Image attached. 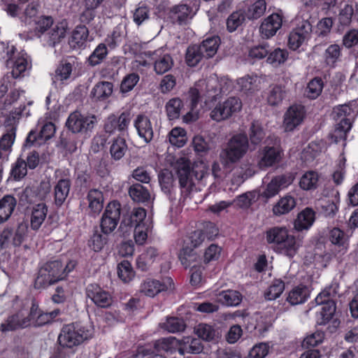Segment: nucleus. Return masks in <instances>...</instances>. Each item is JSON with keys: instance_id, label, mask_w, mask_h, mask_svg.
<instances>
[{"instance_id": "nucleus-64", "label": "nucleus", "mask_w": 358, "mask_h": 358, "mask_svg": "<svg viewBox=\"0 0 358 358\" xmlns=\"http://www.w3.org/2000/svg\"><path fill=\"white\" fill-rule=\"evenodd\" d=\"M323 89V81L320 78H315L310 80L306 88L307 96L310 99L317 98Z\"/></svg>"}, {"instance_id": "nucleus-17", "label": "nucleus", "mask_w": 358, "mask_h": 358, "mask_svg": "<svg viewBox=\"0 0 358 358\" xmlns=\"http://www.w3.org/2000/svg\"><path fill=\"white\" fill-rule=\"evenodd\" d=\"M145 57L154 61V70L156 73L162 75L169 71L173 65V60L169 54H162L160 50L145 51Z\"/></svg>"}, {"instance_id": "nucleus-19", "label": "nucleus", "mask_w": 358, "mask_h": 358, "mask_svg": "<svg viewBox=\"0 0 358 358\" xmlns=\"http://www.w3.org/2000/svg\"><path fill=\"white\" fill-rule=\"evenodd\" d=\"M282 21L283 16L279 13H272L266 17L259 27L262 38L268 39L275 36L281 28Z\"/></svg>"}, {"instance_id": "nucleus-10", "label": "nucleus", "mask_w": 358, "mask_h": 358, "mask_svg": "<svg viewBox=\"0 0 358 358\" xmlns=\"http://www.w3.org/2000/svg\"><path fill=\"white\" fill-rule=\"evenodd\" d=\"M296 26L289 33L288 45L290 49L296 50L303 43L308 41L312 33V24L308 20H297Z\"/></svg>"}, {"instance_id": "nucleus-56", "label": "nucleus", "mask_w": 358, "mask_h": 358, "mask_svg": "<svg viewBox=\"0 0 358 358\" xmlns=\"http://www.w3.org/2000/svg\"><path fill=\"white\" fill-rule=\"evenodd\" d=\"M288 55L289 53L287 50L278 48L269 52L266 61L272 65L279 66L285 63L288 58Z\"/></svg>"}, {"instance_id": "nucleus-14", "label": "nucleus", "mask_w": 358, "mask_h": 358, "mask_svg": "<svg viewBox=\"0 0 358 358\" xmlns=\"http://www.w3.org/2000/svg\"><path fill=\"white\" fill-rule=\"evenodd\" d=\"M131 122V115L129 112H123L119 116L114 114L110 115L105 120L103 129L109 135L119 132L124 134L127 131Z\"/></svg>"}, {"instance_id": "nucleus-3", "label": "nucleus", "mask_w": 358, "mask_h": 358, "mask_svg": "<svg viewBox=\"0 0 358 358\" xmlns=\"http://www.w3.org/2000/svg\"><path fill=\"white\" fill-rule=\"evenodd\" d=\"M249 148L248 137L246 134H238L233 136L226 148L220 154L223 166L227 167L238 162L248 152Z\"/></svg>"}, {"instance_id": "nucleus-42", "label": "nucleus", "mask_w": 358, "mask_h": 358, "mask_svg": "<svg viewBox=\"0 0 358 358\" xmlns=\"http://www.w3.org/2000/svg\"><path fill=\"white\" fill-rule=\"evenodd\" d=\"M16 134V127L14 126L6 129V132L0 138V150L6 152V156L11 152Z\"/></svg>"}, {"instance_id": "nucleus-23", "label": "nucleus", "mask_w": 358, "mask_h": 358, "mask_svg": "<svg viewBox=\"0 0 358 358\" xmlns=\"http://www.w3.org/2000/svg\"><path fill=\"white\" fill-rule=\"evenodd\" d=\"M71 187V180L68 177L61 178L54 187V203L60 207L66 200Z\"/></svg>"}, {"instance_id": "nucleus-46", "label": "nucleus", "mask_w": 358, "mask_h": 358, "mask_svg": "<svg viewBox=\"0 0 358 358\" xmlns=\"http://www.w3.org/2000/svg\"><path fill=\"white\" fill-rule=\"evenodd\" d=\"M203 58H205L199 45H192L187 48L185 62L189 66H196Z\"/></svg>"}, {"instance_id": "nucleus-22", "label": "nucleus", "mask_w": 358, "mask_h": 358, "mask_svg": "<svg viewBox=\"0 0 358 358\" xmlns=\"http://www.w3.org/2000/svg\"><path fill=\"white\" fill-rule=\"evenodd\" d=\"M113 83L108 81L98 82L92 89L90 98L92 102H105L113 94Z\"/></svg>"}, {"instance_id": "nucleus-12", "label": "nucleus", "mask_w": 358, "mask_h": 358, "mask_svg": "<svg viewBox=\"0 0 358 358\" xmlns=\"http://www.w3.org/2000/svg\"><path fill=\"white\" fill-rule=\"evenodd\" d=\"M196 15V11L190 3L182 1L171 6L168 13V17L173 24L185 25Z\"/></svg>"}, {"instance_id": "nucleus-9", "label": "nucleus", "mask_w": 358, "mask_h": 358, "mask_svg": "<svg viewBox=\"0 0 358 358\" xmlns=\"http://www.w3.org/2000/svg\"><path fill=\"white\" fill-rule=\"evenodd\" d=\"M121 215V205L117 201L110 202L104 210L100 221L101 232L110 234L117 227Z\"/></svg>"}, {"instance_id": "nucleus-36", "label": "nucleus", "mask_w": 358, "mask_h": 358, "mask_svg": "<svg viewBox=\"0 0 358 358\" xmlns=\"http://www.w3.org/2000/svg\"><path fill=\"white\" fill-rule=\"evenodd\" d=\"M315 220V212L306 208L301 212L294 222V229L297 231L308 229Z\"/></svg>"}, {"instance_id": "nucleus-16", "label": "nucleus", "mask_w": 358, "mask_h": 358, "mask_svg": "<svg viewBox=\"0 0 358 358\" xmlns=\"http://www.w3.org/2000/svg\"><path fill=\"white\" fill-rule=\"evenodd\" d=\"M282 150L279 145V140L275 138L273 145H266L261 150V158L259 166L261 169L273 166L280 162Z\"/></svg>"}, {"instance_id": "nucleus-1", "label": "nucleus", "mask_w": 358, "mask_h": 358, "mask_svg": "<svg viewBox=\"0 0 358 358\" xmlns=\"http://www.w3.org/2000/svg\"><path fill=\"white\" fill-rule=\"evenodd\" d=\"M182 194H188L196 183L209 176L208 169L203 164L192 165L186 157L178 158L173 164Z\"/></svg>"}, {"instance_id": "nucleus-54", "label": "nucleus", "mask_w": 358, "mask_h": 358, "mask_svg": "<svg viewBox=\"0 0 358 358\" xmlns=\"http://www.w3.org/2000/svg\"><path fill=\"white\" fill-rule=\"evenodd\" d=\"M266 9L265 0H257L250 6L246 11V16L250 20H256L262 16Z\"/></svg>"}, {"instance_id": "nucleus-11", "label": "nucleus", "mask_w": 358, "mask_h": 358, "mask_svg": "<svg viewBox=\"0 0 358 358\" xmlns=\"http://www.w3.org/2000/svg\"><path fill=\"white\" fill-rule=\"evenodd\" d=\"M197 87L203 89L202 95L206 97L205 103L215 101L218 96L225 94L229 90V85L226 82L219 83L216 79L199 80L197 83Z\"/></svg>"}, {"instance_id": "nucleus-18", "label": "nucleus", "mask_w": 358, "mask_h": 358, "mask_svg": "<svg viewBox=\"0 0 358 358\" xmlns=\"http://www.w3.org/2000/svg\"><path fill=\"white\" fill-rule=\"evenodd\" d=\"M304 107L301 105L291 106L284 115L283 126L286 131H292L300 125L305 117Z\"/></svg>"}, {"instance_id": "nucleus-28", "label": "nucleus", "mask_w": 358, "mask_h": 358, "mask_svg": "<svg viewBox=\"0 0 358 358\" xmlns=\"http://www.w3.org/2000/svg\"><path fill=\"white\" fill-rule=\"evenodd\" d=\"M310 291L307 286L299 285L294 287L289 293L286 299L292 306L303 303L309 297Z\"/></svg>"}, {"instance_id": "nucleus-8", "label": "nucleus", "mask_w": 358, "mask_h": 358, "mask_svg": "<svg viewBox=\"0 0 358 358\" xmlns=\"http://www.w3.org/2000/svg\"><path fill=\"white\" fill-rule=\"evenodd\" d=\"M96 124V117L94 115H83L74 111L69 115L66 127L72 134H88L91 133Z\"/></svg>"}, {"instance_id": "nucleus-4", "label": "nucleus", "mask_w": 358, "mask_h": 358, "mask_svg": "<svg viewBox=\"0 0 358 358\" xmlns=\"http://www.w3.org/2000/svg\"><path fill=\"white\" fill-rule=\"evenodd\" d=\"M64 279L63 264L59 260L49 261L38 269L34 281L36 289L46 288Z\"/></svg>"}, {"instance_id": "nucleus-33", "label": "nucleus", "mask_w": 358, "mask_h": 358, "mask_svg": "<svg viewBox=\"0 0 358 358\" xmlns=\"http://www.w3.org/2000/svg\"><path fill=\"white\" fill-rule=\"evenodd\" d=\"M287 96L285 86L275 85L270 86L267 93V101L271 106H278Z\"/></svg>"}, {"instance_id": "nucleus-53", "label": "nucleus", "mask_w": 358, "mask_h": 358, "mask_svg": "<svg viewBox=\"0 0 358 358\" xmlns=\"http://www.w3.org/2000/svg\"><path fill=\"white\" fill-rule=\"evenodd\" d=\"M53 27V20L49 16H41L36 22L34 32L38 38H43L44 34L48 32Z\"/></svg>"}, {"instance_id": "nucleus-44", "label": "nucleus", "mask_w": 358, "mask_h": 358, "mask_svg": "<svg viewBox=\"0 0 358 358\" xmlns=\"http://www.w3.org/2000/svg\"><path fill=\"white\" fill-rule=\"evenodd\" d=\"M181 264L185 267H191L200 262V257L189 247L183 248L179 253Z\"/></svg>"}, {"instance_id": "nucleus-51", "label": "nucleus", "mask_w": 358, "mask_h": 358, "mask_svg": "<svg viewBox=\"0 0 358 358\" xmlns=\"http://www.w3.org/2000/svg\"><path fill=\"white\" fill-rule=\"evenodd\" d=\"M194 331L200 338L206 341H213L218 334L212 326L204 323L198 324L194 328Z\"/></svg>"}, {"instance_id": "nucleus-57", "label": "nucleus", "mask_w": 358, "mask_h": 358, "mask_svg": "<svg viewBox=\"0 0 358 358\" xmlns=\"http://www.w3.org/2000/svg\"><path fill=\"white\" fill-rule=\"evenodd\" d=\"M318 182V175L316 172L310 171L305 173L301 178L299 185L304 190L315 189Z\"/></svg>"}, {"instance_id": "nucleus-52", "label": "nucleus", "mask_w": 358, "mask_h": 358, "mask_svg": "<svg viewBox=\"0 0 358 358\" xmlns=\"http://www.w3.org/2000/svg\"><path fill=\"white\" fill-rule=\"evenodd\" d=\"M139 80L140 77L138 74L136 73H131L126 75L120 83V92L122 95L125 96L128 92H131L137 85Z\"/></svg>"}, {"instance_id": "nucleus-5", "label": "nucleus", "mask_w": 358, "mask_h": 358, "mask_svg": "<svg viewBox=\"0 0 358 358\" xmlns=\"http://www.w3.org/2000/svg\"><path fill=\"white\" fill-rule=\"evenodd\" d=\"M91 336L90 331L81 324L71 323L63 326L58 336V342L63 348H72Z\"/></svg>"}, {"instance_id": "nucleus-31", "label": "nucleus", "mask_w": 358, "mask_h": 358, "mask_svg": "<svg viewBox=\"0 0 358 358\" xmlns=\"http://www.w3.org/2000/svg\"><path fill=\"white\" fill-rule=\"evenodd\" d=\"M89 31L85 25H78L72 33L69 45L73 49H80L85 45Z\"/></svg>"}, {"instance_id": "nucleus-32", "label": "nucleus", "mask_w": 358, "mask_h": 358, "mask_svg": "<svg viewBox=\"0 0 358 358\" xmlns=\"http://www.w3.org/2000/svg\"><path fill=\"white\" fill-rule=\"evenodd\" d=\"M128 192L131 199L136 203H148L151 198L149 190L140 183L131 185Z\"/></svg>"}, {"instance_id": "nucleus-7", "label": "nucleus", "mask_w": 358, "mask_h": 358, "mask_svg": "<svg viewBox=\"0 0 358 358\" xmlns=\"http://www.w3.org/2000/svg\"><path fill=\"white\" fill-rule=\"evenodd\" d=\"M352 113V108L346 104L339 106L334 109L332 115L337 123L333 133L329 136L335 143H338L341 140H345L347 133L352 127V122L348 117L351 116Z\"/></svg>"}, {"instance_id": "nucleus-60", "label": "nucleus", "mask_w": 358, "mask_h": 358, "mask_svg": "<svg viewBox=\"0 0 358 358\" xmlns=\"http://www.w3.org/2000/svg\"><path fill=\"white\" fill-rule=\"evenodd\" d=\"M169 142L178 148L182 147L186 141V132L180 127L173 128L169 134Z\"/></svg>"}, {"instance_id": "nucleus-15", "label": "nucleus", "mask_w": 358, "mask_h": 358, "mask_svg": "<svg viewBox=\"0 0 358 358\" xmlns=\"http://www.w3.org/2000/svg\"><path fill=\"white\" fill-rule=\"evenodd\" d=\"M86 296L98 307L107 308L112 305L113 298L109 292L97 284H90L86 288Z\"/></svg>"}, {"instance_id": "nucleus-21", "label": "nucleus", "mask_w": 358, "mask_h": 358, "mask_svg": "<svg viewBox=\"0 0 358 358\" xmlns=\"http://www.w3.org/2000/svg\"><path fill=\"white\" fill-rule=\"evenodd\" d=\"M138 135L143 139L145 143H149L153 138L154 131L149 117L143 114H139L134 121Z\"/></svg>"}, {"instance_id": "nucleus-48", "label": "nucleus", "mask_w": 358, "mask_h": 358, "mask_svg": "<svg viewBox=\"0 0 358 358\" xmlns=\"http://www.w3.org/2000/svg\"><path fill=\"white\" fill-rule=\"evenodd\" d=\"M95 230L88 241L89 247L95 252L101 251L108 242V236Z\"/></svg>"}, {"instance_id": "nucleus-27", "label": "nucleus", "mask_w": 358, "mask_h": 358, "mask_svg": "<svg viewBox=\"0 0 358 358\" xmlns=\"http://www.w3.org/2000/svg\"><path fill=\"white\" fill-rule=\"evenodd\" d=\"M289 183V179L285 176H276L267 185L262 195L266 199L272 198L278 194L281 189L287 187Z\"/></svg>"}, {"instance_id": "nucleus-2", "label": "nucleus", "mask_w": 358, "mask_h": 358, "mask_svg": "<svg viewBox=\"0 0 358 358\" xmlns=\"http://www.w3.org/2000/svg\"><path fill=\"white\" fill-rule=\"evenodd\" d=\"M266 234L267 243L273 244L274 250L279 253L289 257H293L296 254L300 243L296 241L294 236L288 234L286 227H271L266 231Z\"/></svg>"}, {"instance_id": "nucleus-49", "label": "nucleus", "mask_w": 358, "mask_h": 358, "mask_svg": "<svg viewBox=\"0 0 358 358\" xmlns=\"http://www.w3.org/2000/svg\"><path fill=\"white\" fill-rule=\"evenodd\" d=\"M57 146L71 153L75 152L77 150V143L74 134H70L69 131L62 132Z\"/></svg>"}, {"instance_id": "nucleus-43", "label": "nucleus", "mask_w": 358, "mask_h": 358, "mask_svg": "<svg viewBox=\"0 0 358 358\" xmlns=\"http://www.w3.org/2000/svg\"><path fill=\"white\" fill-rule=\"evenodd\" d=\"M317 304L322 305V309L320 311V318L318 319L317 323L320 325H325L331 320H333V317L335 315L336 310V305L335 301H329L327 303H317Z\"/></svg>"}, {"instance_id": "nucleus-20", "label": "nucleus", "mask_w": 358, "mask_h": 358, "mask_svg": "<svg viewBox=\"0 0 358 358\" xmlns=\"http://www.w3.org/2000/svg\"><path fill=\"white\" fill-rule=\"evenodd\" d=\"M171 284L172 280L171 278H166L163 282L149 278L141 283L140 292L148 296L153 297L158 293L171 288Z\"/></svg>"}, {"instance_id": "nucleus-50", "label": "nucleus", "mask_w": 358, "mask_h": 358, "mask_svg": "<svg viewBox=\"0 0 358 358\" xmlns=\"http://www.w3.org/2000/svg\"><path fill=\"white\" fill-rule=\"evenodd\" d=\"M285 289V282L280 279H275L264 292L266 300L271 301L278 298Z\"/></svg>"}, {"instance_id": "nucleus-34", "label": "nucleus", "mask_w": 358, "mask_h": 358, "mask_svg": "<svg viewBox=\"0 0 358 358\" xmlns=\"http://www.w3.org/2000/svg\"><path fill=\"white\" fill-rule=\"evenodd\" d=\"M218 301L227 306H237L243 299V295L238 291L227 289L220 292L217 295Z\"/></svg>"}, {"instance_id": "nucleus-40", "label": "nucleus", "mask_w": 358, "mask_h": 358, "mask_svg": "<svg viewBox=\"0 0 358 358\" xmlns=\"http://www.w3.org/2000/svg\"><path fill=\"white\" fill-rule=\"evenodd\" d=\"M203 350V345L199 338H186L183 343L178 348V352L184 355L185 353L198 354Z\"/></svg>"}, {"instance_id": "nucleus-24", "label": "nucleus", "mask_w": 358, "mask_h": 358, "mask_svg": "<svg viewBox=\"0 0 358 358\" xmlns=\"http://www.w3.org/2000/svg\"><path fill=\"white\" fill-rule=\"evenodd\" d=\"M203 89H200L197 87V83L195 87L190 88L189 91V100L191 110L187 112L183 115V120L186 122H193L198 119V113L194 112L199 102L204 97L202 95Z\"/></svg>"}, {"instance_id": "nucleus-61", "label": "nucleus", "mask_w": 358, "mask_h": 358, "mask_svg": "<svg viewBox=\"0 0 358 358\" xmlns=\"http://www.w3.org/2000/svg\"><path fill=\"white\" fill-rule=\"evenodd\" d=\"M186 324L182 318L169 317L163 324V328L171 333L181 332L185 330Z\"/></svg>"}, {"instance_id": "nucleus-26", "label": "nucleus", "mask_w": 358, "mask_h": 358, "mask_svg": "<svg viewBox=\"0 0 358 358\" xmlns=\"http://www.w3.org/2000/svg\"><path fill=\"white\" fill-rule=\"evenodd\" d=\"M90 214L93 217L98 215L103 208V196L102 192L92 189L87 194Z\"/></svg>"}, {"instance_id": "nucleus-29", "label": "nucleus", "mask_w": 358, "mask_h": 358, "mask_svg": "<svg viewBox=\"0 0 358 358\" xmlns=\"http://www.w3.org/2000/svg\"><path fill=\"white\" fill-rule=\"evenodd\" d=\"M16 199L14 196L7 194L0 199V224L6 222L16 206Z\"/></svg>"}, {"instance_id": "nucleus-6", "label": "nucleus", "mask_w": 358, "mask_h": 358, "mask_svg": "<svg viewBox=\"0 0 358 358\" xmlns=\"http://www.w3.org/2000/svg\"><path fill=\"white\" fill-rule=\"evenodd\" d=\"M37 310V302L35 300L31 301L29 311L25 313L20 310L15 313L9 315L0 326V331L6 333L13 331L17 329H22L29 327L32 324Z\"/></svg>"}, {"instance_id": "nucleus-39", "label": "nucleus", "mask_w": 358, "mask_h": 358, "mask_svg": "<svg viewBox=\"0 0 358 358\" xmlns=\"http://www.w3.org/2000/svg\"><path fill=\"white\" fill-rule=\"evenodd\" d=\"M248 141L252 145L254 146V149L256 145H259L266 136V132L262 127V125L258 121H253L248 131Z\"/></svg>"}, {"instance_id": "nucleus-62", "label": "nucleus", "mask_w": 358, "mask_h": 358, "mask_svg": "<svg viewBox=\"0 0 358 358\" xmlns=\"http://www.w3.org/2000/svg\"><path fill=\"white\" fill-rule=\"evenodd\" d=\"M74 64L75 59L73 57L61 64L56 69V77L60 80H64L69 78Z\"/></svg>"}, {"instance_id": "nucleus-25", "label": "nucleus", "mask_w": 358, "mask_h": 358, "mask_svg": "<svg viewBox=\"0 0 358 358\" xmlns=\"http://www.w3.org/2000/svg\"><path fill=\"white\" fill-rule=\"evenodd\" d=\"M159 182L162 192L169 196L171 201H175V190L173 175L171 171L164 169L158 176Z\"/></svg>"}, {"instance_id": "nucleus-58", "label": "nucleus", "mask_w": 358, "mask_h": 358, "mask_svg": "<svg viewBox=\"0 0 358 358\" xmlns=\"http://www.w3.org/2000/svg\"><path fill=\"white\" fill-rule=\"evenodd\" d=\"M118 277L124 282H129L134 276L131 263L127 260L122 261L117 265Z\"/></svg>"}, {"instance_id": "nucleus-55", "label": "nucleus", "mask_w": 358, "mask_h": 358, "mask_svg": "<svg viewBox=\"0 0 358 358\" xmlns=\"http://www.w3.org/2000/svg\"><path fill=\"white\" fill-rule=\"evenodd\" d=\"M338 285L332 283L322 290L316 297V303H327L329 301H335L338 294Z\"/></svg>"}, {"instance_id": "nucleus-45", "label": "nucleus", "mask_w": 358, "mask_h": 358, "mask_svg": "<svg viewBox=\"0 0 358 358\" xmlns=\"http://www.w3.org/2000/svg\"><path fill=\"white\" fill-rule=\"evenodd\" d=\"M295 206V199L291 196H285L273 206V212L275 215H281L288 213Z\"/></svg>"}, {"instance_id": "nucleus-37", "label": "nucleus", "mask_w": 358, "mask_h": 358, "mask_svg": "<svg viewBox=\"0 0 358 358\" xmlns=\"http://www.w3.org/2000/svg\"><path fill=\"white\" fill-rule=\"evenodd\" d=\"M128 150L126 140L120 136L114 138L110 147L111 158L115 161L121 159Z\"/></svg>"}, {"instance_id": "nucleus-38", "label": "nucleus", "mask_w": 358, "mask_h": 358, "mask_svg": "<svg viewBox=\"0 0 358 358\" xmlns=\"http://www.w3.org/2000/svg\"><path fill=\"white\" fill-rule=\"evenodd\" d=\"M220 43V37L214 36L203 40L199 46L200 47L201 52H203L205 58L208 59L213 57L216 54Z\"/></svg>"}, {"instance_id": "nucleus-30", "label": "nucleus", "mask_w": 358, "mask_h": 358, "mask_svg": "<svg viewBox=\"0 0 358 358\" xmlns=\"http://www.w3.org/2000/svg\"><path fill=\"white\" fill-rule=\"evenodd\" d=\"M48 213V207L44 203H40L32 207L31 215V228L38 230L43 223Z\"/></svg>"}, {"instance_id": "nucleus-47", "label": "nucleus", "mask_w": 358, "mask_h": 358, "mask_svg": "<svg viewBox=\"0 0 358 358\" xmlns=\"http://www.w3.org/2000/svg\"><path fill=\"white\" fill-rule=\"evenodd\" d=\"M165 108L169 120L178 119L183 108L182 101L178 97L171 99Z\"/></svg>"}, {"instance_id": "nucleus-35", "label": "nucleus", "mask_w": 358, "mask_h": 358, "mask_svg": "<svg viewBox=\"0 0 358 358\" xmlns=\"http://www.w3.org/2000/svg\"><path fill=\"white\" fill-rule=\"evenodd\" d=\"M66 29L63 26L57 24L49 29L48 32L44 34L43 41L51 47H55L57 43H60L62 39L65 37Z\"/></svg>"}, {"instance_id": "nucleus-41", "label": "nucleus", "mask_w": 358, "mask_h": 358, "mask_svg": "<svg viewBox=\"0 0 358 358\" xmlns=\"http://www.w3.org/2000/svg\"><path fill=\"white\" fill-rule=\"evenodd\" d=\"M108 50L105 43H99L87 59L89 66L94 67L101 64L106 58Z\"/></svg>"}, {"instance_id": "nucleus-59", "label": "nucleus", "mask_w": 358, "mask_h": 358, "mask_svg": "<svg viewBox=\"0 0 358 358\" xmlns=\"http://www.w3.org/2000/svg\"><path fill=\"white\" fill-rule=\"evenodd\" d=\"M27 174L26 161L21 157L17 159L10 170V176L15 180H20Z\"/></svg>"}, {"instance_id": "nucleus-13", "label": "nucleus", "mask_w": 358, "mask_h": 358, "mask_svg": "<svg viewBox=\"0 0 358 358\" xmlns=\"http://www.w3.org/2000/svg\"><path fill=\"white\" fill-rule=\"evenodd\" d=\"M241 107L242 103L241 100L237 97L231 96L222 103L217 105L211 111L210 117L213 120L220 122L239 111Z\"/></svg>"}, {"instance_id": "nucleus-63", "label": "nucleus", "mask_w": 358, "mask_h": 358, "mask_svg": "<svg viewBox=\"0 0 358 358\" xmlns=\"http://www.w3.org/2000/svg\"><path fill=\"white\" fill-rule=\"evenodd\" d=\"M124 215L131 218V224L135 225V228L145 225L144 220L146 217V211L144 208H134L131 212Z\"/></svg>"}]
</instances>
